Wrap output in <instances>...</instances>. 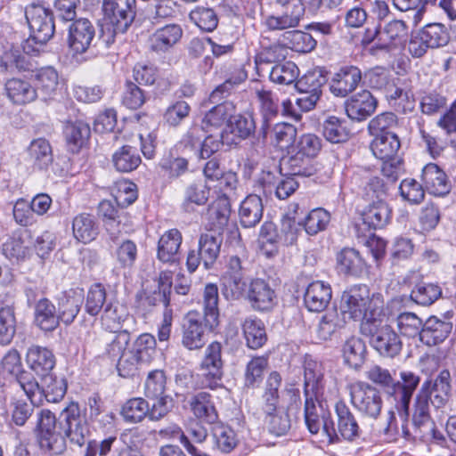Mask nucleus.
I'll use <instances>...</instances> for the list:
<instances>
[{
	"label": "nucleus",
	"instance_id": "obj_21",
	"mask_svg": "<svg viewBox=\"0 0 456 456\" xmlns=\"http://www.w3.org/2000/svg\"><path fill=\"white\" fill-rule=\"evenodd\" d=\"M332 297L330 284L322 281L310 283L304 295V304L308 311L320 313L326 309Z\"/></svg>",
	"mask_w": 456,
	"mask_h": 456
},
{
	"label": "nucleus",
	"instance_id": "obj_58",
	"mask_svg": "<svg viewBox=\"0 0 456 456\" xmlns=\"http://www.w3.org/2000/svg\"><path fill=\"white\" fill-rule=\"evenodd\" d=\"M149 412V403L143 398H132L122 407L121 414L126 421L140 422Z\"/></svg>",
	"mask_w": 456,
	"mask_h": 456
},
{
	"label": "nucleus",
	"instance_id": "obj_15",
	"mask_svg": "<svg viewBox=\"0 0 456 456\" xmlns=\"http://www.w3.org/2000/svg\"><path fill=\"white\" fill-rule=\"evenodd\" d=\"M362 79V71L358 67L343 66L330 79V91L337 97H346L357 88Z\"/></svg>",
	"mask_w": 456,
	"mask_h": 456
},
{
	"label": "nucleus",
	"instance_id": "obj_31",
	"mask_svg": "<svg viewBox=\"0 0 456 456\" xmlns=\"http://www.w3.org/2000/svg\"><path fill=\"white\" fill-rule=\"evenodd\" d=\"M73 237L81 243L94 240L99 234V226L94 216L87 213L77 215L72 221Z\"/></svg>",
	"mask_w": 456,
	"mask_h": 456
},
{
	"label": "nucleus",
	"instance_id": "obj_9",
	"mask_svg": "<svg viewBox=\"0 0 456 456\" xmlns=\"http://www.w3.org/2000/svg\"><path fill=\"white\" fill-rule=\"evenodd\" d=\"M104 19L113 27L112 34L125 33L134 22L137 4L136 0H107L102 6ZM114 35H111L113 38ZM109 45L113 42L110 37L105 39Z\"/></svg>",
	"mask_w": 456,
	"mask_h": 456
},
{
	"label": "nucleus",
	"instance_id": "obj_30",
	"mask_svg": "<svg viewBox=\"0 0 456 456\" xmlns=\"http://www.w3.org/2000/svg\"><path fill=\"white\" fill-rule=\"evenodd\" d=\"M264 206L262 199L256 194L247 196L240 203L239 217L240 224L245 228L255 227L262 219Z\"/></svg>",
	"mask_w": 456,
	"mask_h": 456
},
{
	"label": "nucleus",
	"instance_id": "obj_42",
	"mask_svg": "<svg viewBox=\"0 0 456 456\" xmlns=\"http://www.w3.org/2000/svg\"><path fill=\"white\" fill-rule=\"evenodd\" d=\"M208 219L211 229L221 231L227 225L231 206L227 197L223 196L216 199L208 209Z\"/></svg>",
	"mask_w": 456,
	"mask_h": 456
},
{
	"label": "nucleus",
	"instance_id": "obj_48",
	"mask_svg": "<svg viewBox=\"0 0 456 456\" xmlns=\"http://www.w3.org/2000/svg\"><path fill=\"white\" fill-rule=\"evenodd\" d=\"M442 296V289L434 283L419 282L411 292V299L418 305L428 306Z\"/></svg>",
	"mask_w": 456,
	"mask_h": 456
},
{
	"label": "nucleus",
	"instance_id": "obj_10",
	"mask_svg": "<svg viewBox=\"0 0 456 456\" xmlns=\"http://www.w3.org/2000/svg\"><path fill=\"white\" fill-rule=\"evenodd\" d=\"M246 267L238 256H229L222 276V293L228 300H239L246 293Z\"/></svg>",
	"mask_w": 456,
	"mask_h": 456
},
{
	"label": "nucleus",
	"instance_id": "obj_45",
	"mask_svg": "<svg viewBox=\"0 0 456 456\" xmlns=\"http://www.w3.org/2000/svg\"><path fill=\"white\" fill-rule=\"evenodd\" d=\"M247 346L253 350L261 348L267 341L264 322L259 319H246L242 324Z\"/></svg>",
	"mask_w": 456,
	"mask_h": 456
},
{
	"label": "nucleus",
	"instance_id": "obj_38",
	"mask_svg": "<svg viewBox=\"0 0 456 456\" xmlns=\"http://www.w3.org/2000/svg\"><path fill=\"white\" fill-rule=\"evenodd\" d=\"M28 153L34 168L46 170L53 163L52 147L45 138L33 140L28 148Z\"/></svg>",
	"mask_w": 456,
	"mask_h": 456
},
{
	"label": "nucleus",
	"instance_id": "obj_57",
	"mask_svg": "<svg viewBox=\"0 0 456 456\" xmlns=\"http://www.w3.org/2000/svg\"><path fill=\"white\" fill-rule=\"evenodd\" d=\"M430 48L444 46L450 40L446 27L441 23H430L419 30Z\"/></svg>",
	"mask_w": 456,
	"mask_h": 456
},
{
	"label": "nucleus",
	"instance_id": "obj_5",
	"mask_svg": "<svg viewBox=\"0 0 456 456\" xmlns=\"http://www.w3.org/2000/svg\"><path fill=\"white\" fill-rule=\"evenodd\" d=\"M384 314L373 322L361 323V332L370 338L372 347L382 356L393 358L402 350V341L391 326L384 323Z\"/></svg>",
	"mask_w": 456,
	"mask_h": 456
},
{
	"label": "nucleus",
	"instance_id": "obj_14",
	"mask_svg": "<svg viewBox=\"0 0 456 456\" xmlns=\"http://www.w3.org/2000/svg\"><path fill=\"white\" fill-rule=\"evenodd\" d=\"M95 27L88 20H74L69 28L68 45L74 53H84L91 46L95 37Z\"/></svg>",
	"mask_w": 456,
	"mask_h": 456
},
{
	"label": "nucleus",
	"instance_id": "obj_61",
	"mask_svg": "<svg viewBox=\"0 0 456 456\" xmlns=\"http://www.w3.org/2000/svg\"><path fill=\"white\" fill-rule=\"evenodd\" d=\"M263 118H274L279 113V100L270 90L265 88L256 90Z\"/></svg>",
	"mask_w": 456,
	"mask_h": 456
},
{
	"label": "nucleus",
	"instance_id": "obj_8",
	"mask_svg": "<svg viewBox=\"0 0 456 456\" xmlns=\"http://www.w3.org/2000/svg\"><path fill=\"white\" fill-rule=\"evenodd\" d=\"M25 17L30 30V39L39 45L46 44L54 35L53 12L41 4H30L25 8Z\"/></svg>",
	"mask_w": 456,
	"mask_h": 456
},
{
	"label": "nucleus",
	"instance_id": "obj_50",
	"mask_svg": "<svg viewBox=\"0 0 456 456\" xmlns=\"http://www.w3.org/2000/svg\"><path fill=\"white\" fill-rule=\"evenodd\" d=\"M330 221V213L324 208H318L310 211L298 225L303 226L307 234L315 235L325 230Z\"/></svg>",
	"mask_w": 456,
	"mask_h": 456
},
{
	"label": "nucleus",
	"instance_id": "obj_7",
	"mask_svg": "<svg viewBox=\"0 0 456 456\" xmlns=\"http://www.w3.org/2000/svg\"><path fill=\"white\" fill-rule=\"evenodd\" d=\"M350 402L354 408L363 417L377 419L383 408L380 392L370 384L357 381L348 386Z\"/></svg>",
	"mask_w": 456,
	"mask_h": 456
},
{
	"label": "nucleus",
	"instance_id": "obj_18",
	"mask_svg": "<svg viewBox=\"0 0 456 456\" xmlns=\"http://www.w3.org/2000/svg\"><path fill=\"white\" fill-rule=\"evenodd\" d=\"M450 371L448 370H443L434 381L426 380L422 384V386L428 385L426 393L435 408H443L448 403L452 391Z\"/></svg>",
	"mask_w": 456,
	"mask_h": 456
},
{
	"label": "nucleus",
	"instance_id": "obj_43",
	"mask_svg": "<svg viewBox=\"0 0 456 456\" xmlns=\"http://www.w3.org/2000/svg\"><path fill=\"white\" fill-rule=\"evenodd\" d=\"M90 134V126L81 120L69 122L64 128L66 141L73 152L77 151L86 144Z\"/></svg>",
	"mask_w": 456,
	"mask_h": 456
},
{
	"label": "nucleus",
	"instance_id": "obj_41",
	"mask_svg": "<svg viewBox=\"0 0 456 456\" xmlns=\"http://www.w3.org/2000/svg\"><path fill=\"white\" fill-rule=\"evenodd\" d=\"M142 159L136 148L124 145L118 148L112 155V163L115 169L121 173H128L136 169Z\"/></svg>",
	"mask_w": 456,
	"mask_h": 456
},
{
	"label": "nucleus",
	"instance_id": "obj_2",
	"mask_svg": "<svg viewBox=\"0 0 456 456\" xmlns=\"http://www.w3.org/2000/svg\"><path fill=\"white\" fill-rule=\"evenodd\" d=\"M204 323L200 313L189 312L183 322L182 343L189 350L203 347L207 330L218 325V288L216 284H207L203 293Z\"/></svg>",
	"mask_w": 456,
	"mask_h": 456
},
{
	"label": "nucleus",
	"instance_id": "obj_19",
	"mask_svg": "<svg viewBox=\"0 0 456 456\" xmlns=\"http://www.w3.org/2000/svg\"><path fill=\"white\" fill-rule=\"evenodd\" d=\"M421 181L425 189L436 196H444L452 188L445 172L435 163H428L422 168Z\"/></svg>",
	"mask_w": 456,
	"mask_h": 456
},
{
	"label": "nucleus",
	"instance_id": "obj_52",
	"mask_svg": "<svg viewBox=\"0 0 456 456\" xmlns=\"http://www.w3.org/2000/svg\"><path fill=\"white\" fill-rule=\"evenodd\" d=\"M190 20L201 30L211 32L218 25V16L214 9L205 6H197L191 11Z\"/></svg>",
	"mask_w": 456,
	"mask_h": 456
},
{
	"label": "nucleus",
	"instance_id": "obj_47",
	"mask_svg": "<svg viewBox=\"0 0 456 456\" xmlns=\"http://www.w3.org/2000/svg\"><path fill=\"white\" fill-rule=\"evenodd\" d=\"M346 321L340 317L337 311H330L323 314L318 323L316 333L320 339L328 340L338 330L342 329Z\"/></svg>",
	"mask_w": 456,
	"mask_h": 456
},
{
	"label": "nucleus",
	"instance_id": "obj_56",
	"mask_svg": "<svg viewBox=\"0 0 456 456\" xmlns=\"http://www.w3.org/2000/svg\"><path fill=\"white\" fill-rule=\"evenodd\" d=\"M322 134L327 141L332 143L344 142L348 139L349 133L344 121L337 117H329L322 125Z\"/></svg>",
	"mask_w": 456,
	"mask_h": 456
},
{
	"label": "nucleus",
	"instance_id": "obj_63",
	"mask_svg": "<svg viewBox=\"0 0 456 456\" xmlns=\"http://www.w3.org/2000/svg\"><path fill=\"white\" fill-rule=\"evenodd\" d=\"M229 126L240 139H247L256 131V122L249 113L233 114Z\"/></svg>",
	"mask_w": 456,
	"mask_h": 456
},
{
	"label": "nucleus",
	"instance_id": "obj_59",
	"mask_svg": "<svg viewBox=\"0 0 456 456\" xmlns=\"http://www.w3.org/2000/svg\"><path fill=\"white\" fill-rule=\"evenodd\" d=\"M396 324L403 336L409 338L419 336L420 338L424 322L415 314L405 312L397 316Z\"/></svg>",
	"mask_w": 456,
	"mask_h": 456
},
{
	"label": "nucleus",
	"instance_id": "obj_6",
	"mask_svg": "<svg viewBox=\"0 0 456 456\" xmlns=\"http://www.w3.org/2000/svg\"><path fill=\"white\" fill-rule=\"evenodd\" d=\"M335 412L337 428L332 419L324 422V434L328 438V443L338 444L342 439L352 442L359 438L362 429L348 406L339 401L335 405Z\"/></svg>",
	"mask_w": 456,
	"mask_h": 456
},
{
	"label": "nucleus",
	"instance_id": "obj_11",
	"mask_svg": "<svg viewBox=\"0 0 456 456\" xmlns=\"http://www.w3.org/2000/svg\"><path fill=\"white\" fill-rule=\"evenodd\" d=\"M276 4L285 7L281 15L262 14L263 25L270 31L285 30L299 26L305 12L302 0H276Z\"/></svg>",
	"mask_w": 456,
	"mask_h": 456
},
{
	"label": "nucleus",
	"instance_id": "obj_27",
	"mask_svg": "<svg viewBox=\"0 0 456 456\" xmlns=\"http://www.w3.org/2000/svg\"><path fill=\"white\" fill-rule=\"evenodd\" d=\"M234 113H236V107L233 102L225 101L216 104L206 112L201 124L206 128V132L219 129L225 124L230 125Z\"/></svg>",
	"mask_w": 456,
	"mask_h": 456
},
{
	"label": "nucleus",
	"instance_id": "obj_20",
	"mask_svg": "<svg viewBox=\"0 0 456 456\" xmlns=\"http://www.w3.org/2000/svg\"><path fill=\"white\" fill-rule=\"evenodd\" d=\"M183 236L179 230L170 229L164 232L159 240L157 258L164 264L179 263V248Z\"/></svg>",
	"mask_w": 456,
	"mask_h": 456
},
{
	"label": "nucleus",
	"instance_id": "obj_62",
	"mask_svg": "<svg viewBox=\"0 0 456 456\" xmlns=\"http://www.w3.org/2000/svg\"><path fill=\"white\" fill-rule=\"evenodd\" d=\"M45 385L42 387V395L49 403L60 402L67 392V383L64 379H56L48 375L44 377Z\"/></svg>",
	"mask_w": 456,
	"mask_h": 456
},
{
	"label": "nucleus",
	"instance_id": "obj_32",
	"mask_svg": "<svg viewBox=\"0 0 456 456\" xmlns=\"http://www.w3.org/2000/svg\"><path fill=\"white\" fill-rule=\"evenodd\" d=\"M391 218V209L385 200H373L362 212L363 224L371 229L385 227Z\"/></svg>",
	"mask_w": 456,
	"mask_h": 456
},
{
	"label": "nucleus",
	"instance_id": "obj_35",
	"mask_svg": "<svg viewBox=\"0 0 456 456\" xmlns=\"http://www.w3.org/2000/svg\"><path fill=\"white\" fill-rule=\"evenodd\" d=\"M191 409L199 419L212 424L218 419V414L212 395L207 392H199L190 401Z\"/></svg>",
	"mask_w": 456,
	"mask_h": 456
},
{
	"label": "nucleus",
	"instance_id": "obj_13",
	"mask_svg": "<svg viewBox=\"0 0 456 456\" xmlns=\"http://www.w3.org/2000/svg\"><path fill=\"white\" fill-rule=\"evenodd\" d=\"M402 382L395 381L392 397L395 401V408L404 421H408L409 406L414 391L419 384L420 378L411 371L400 373Z\"/></svg>",
	"mask_w": 456,
	"mask_h": 456
},
{
	"label": "nucleus",
	"instance_id": "obj_4",
	"mask_svg": "<svg viewBox=\"0 0 456 456\" xmlns=\"http://www.w3.org/2000/svg\"><path fill=\"white\" fill-rule=\"evenodd\" d=\"M305 422L312 434H317L321 428L324 431V422L331 420L324 415L321 406L315 402L323 394V373L321 365L316 362H306L305 364Z\"/></svg>",
	"mask_w": 456,
	"mask_h": 456
},
{
	"label": "nucleus",
	"instance_id": "obj_25",
	"mask_svg": "<svg viewBox=\"0 0 456 456\" xmlns=\"http://www.w3.org/2000/svg\"><path fill=\"white\" fill-rule=\"evenodd\" d=\"M34 324L46 332L53 331L59 327L60 321L57 307L50 299L43 297L36 303Z\"/></svg>",
	"mask_w": 456,
	"mask_h": 456
},
{
	"label": "nucleus",
	"instance_id": "obj_44",
	"mask_svg": "<svg viewBox=\"0 0 456 456\" xmlns=\"http://www.w3.org/2000/svg\"><path fill=\"white\" fill-rule=\"evenodd\" d=\"M284 45L297 53H310L316 46V40L309 33L301 30H287L281 35Z\"/></svg>",
	"mask_w": 456,
	"mask_h": 456
},
{
	"label": "nucleus",
	"instance_id": "obj_26",
	"mask_svg": "<svg viewBox=\"0 0 456 456\" xmlns=\"http://www.w3.org/2000/svg\"><path fill=\"white\" fill-rule=\"evenodd\" d=\"M452 323L430 316L423 324L420 341L427 346H436L444 342L452 332Z\"/></svg>",
	"mask_w": 456,
	"mask_h": 456
},
{
	"label": "nucleus",
	"instance_id": "obj_40",
	"mask_svg": "<svg viewBox=\"0 0 456 456\" xmlns=\"http://www.w3.org/2000/svg\"><path fill=\"white\" fill-rule=\"evenodd\" d=\"M366 353L364 341L354 336L346 339L342 347V355L345 363L354 369H358L363 364Z\"/></svg>",
	"mask_w": 456,
	"mask_h": 456
},
{
	"label": "nucleus",
	"instance_id": "obj_16",
	"mask_svg": "<svg viewBox=\"0 0 456 456\" xmlns=\"http://www.w3.org/2000/svg\"><path fill=\"white\" fill-rule=\"evenodd\" d=\"M248 299L251 307L256 311H268L275 304V292L269 283L263 279H253L247 284L246 293L243 296Z\"/></svg>",
	"mask_w": 456,
	"mask_h": 456
},
{
	"label": "nucleus",
	"instance_id": "obj_3",
	"mask_svg": "<svg viewBox=\"0 0 456 456\" xmlns=\"http://www.w3.org/2000/svg\"><path fill=\"white\" fill-rule=\"evenodd\" d=\"M339 308L346 321L362 323L383 314V301L379 294H370L366 285H355L343 292Z\"/></svg>",
	"mask_w": 456,
	"mask_h": 456
},
{
	"label": "nucleus",
	"instance_id": "obj_55",
	"mask_svg": "<svg viewBox=\"0 0 456 456\" xmlns=\"http://www.w3.org/2000/svg\"><path fill=\"white\" fill-rule=\"evenodd\" d=\"M126 314L118 304L108 302L101 317V323L105 330L110 332L118 331L121 329Z\"/></svg>",
	"mask_w": 456,
	"mask_h": 456
},
{
	"label": "nucleus",
	"instance_id": "obj_53",
	"mask_svg": "<svg viewBox=\"0 0 456 456\" xmlns=\"http://www.w3.org/2000/svg\"><path fill=\"white\" fill-rule=\"evenodd\" d=\"M106 289L101 283L93 284L86 295V312L91 316H96L108 303Z\"/></svg>",
	"mask_w": 456,
	"mask_h": 456
},
{
	"label": "nucleus",
	"instance_id": "obj_34",
	"mask_svg": "<svg viewBox=\"0 0 456 456\" xmlns=\"http://www.w3.org/2000/svg\"><path fill=\"white\" fill-rule=\"evenodd\" d=\"M408 35V26L401 20L387 22L379 34V48L386 49L402 45Z\"/></svg>",
	"mask_w": 456,
	"mask_h": 456
},
{
	"label": "nucleus",
	"instance_id": "obj_17",
	"mask_svg": "<svg viewBox=\"0 0 456 456\" xmlns=\"http://www.w3.org/2000/svg\"><path fill=\"white\" fill-rule=\"evenodd\" d=\"M377 104L378 102L371 93L362 90L346 101L345 110L350 119L362 121L376 110Z\"/></svg>",
	"mask_w": 456,
	"mask_h": 456
},
{
	"label": "nucleus",
	"instance_id": "obj_51",
	"mask_svg": "<svg viewBox=\"0 0 456 456\" xmlns=\"http://www.w3.org/2000/svg\"><path fill=\"white\" fill-rule=\"evenodd\" d=\"M299 76V69L293 61L277 63L269 72L270 80L280 85H291Z\"/></svg>",
	"mask_w": 456,
	"mask_h": 456
},
{
	"label": "nucleus",
	"instance_id": "obj_33",
	"mask_svg": "<svg viewBox=\"0 0 456 456\" xmlns=\"http://www.w3.org/2000/svg\"><path fill=\"white\" fill-rule=\"evenodd\" d=\"M35 80L37 96L40 95L42 100L53 99L56 95L59 86V75L55 69L53 67L41 68L37 71Z\"/></svg>",
	"mask_w": 456,
	"mask_h": 456
},
{
	"label": "nucleus",
	"instance_id": "obj_64",
	"mask_svg": "<svg viewBox=\"0 0 456 456\" xmlns=\"http://www.w3.org/2000/svg\"><path fill=\"white\" fill-rule=\"evenodd\" d=\"M99 212L107 220L105 222L106 230L110 239L115 241L118 239V234L121 232V230L118 228L120 220H117V218H119L118 210L110 201L103 200L99 205Z\"/></svg>",
	"mask_w": 456,
	"mask_h": 456
},
{
	"label": "nucleus",
	"instance_id": "obj_46",
	"mask_svg": "<svg viewBox=\"0 0 456 456\" xmlns=\"http://www.w3.org/2000/svg\"><path fill=\"white\" fill-rule=\"evenodd\" d=\"M17 320L12 305L0 304V344H11L16 334Z\"/></svg>",
	"mask_w": 456,
	"mask_h": 456
},
{
	"label": "nucleus",
	"instance_id": "obj_1",
	"mask_svg": "<svg viewBox=\"0 0 456 456\" xmlns=\"http://www.w3.org/2000/svg\"><path fill=\"white\" fill-rule=\"evenodd\" d=\"M59 429L38 436L40 449L50 456L61 455L66 450V437L73 444H86L89 429L77 403L70 402L60 413Z\"/></svg>",
	"mask_w": 456,
	"mask_h": 456
},
{
	"label": "nucleus",
	"instance_id": "obj_54",
	"mask_svg": "<svg viewBox=\"0 0 456 456\" xmlns=\"http://www.w3.org/2000/svg\"><path fill=\"white\" fill-rule=\"evenodd\" d=\"M326 77L321 69L308 71L301 78L297 79L296 88L298 92L322 94V87L326 83Z\"/></svg>",
	"mask_w": 456,
	"mask_h": 456
},
{
	"label": "nucleus",
	"instance_id": "obj_29",
	"mask_svg": "<svg viewBox=\"0 0 456 456\" xmlns=\"http://www.w3.org/2000/svg\"><path fill=\"white\" fill-rule=\"evenodd\" d=\"M27 362L33 371L44 378L53 369L55 357L46 347L34 346L28 350Z\"/></svg>",
	"mask_w": 456,
	"mask_h": 456
},
{
	"label": "nucleus",
	"instance_id": "obj_28",
	"mask_svg": "<svg viewBox=\"0 0 456 456\" xmlns=\"http://www.w3.org/2000/svg\"><path fill=\"white\" fill-rule=\"evenodd\" d=\"M4 88L8 99L14 104H27L37 98V89L25 79H8L5 82Z\"/></svg>",
	"mask_w": 456,
	"mask_h": 456
},
{
	"label": "nucleus",
	"instance_id": "obj_22",
	"mask_svg": "<svg viewBox=\"0 0 456 456\" xmlns=\"http://www.w3.org/2000/svg\"><path fill=\"white\" fill-rule=\"evenodd\" d=\"M338 272L354 277H361L367 273V264L360 252L353 248H345L337 255Z\"/></svg>",
	"mask_w": 456,
	"mask_h": 456
},
{
	"label": "nucleus",
	"instance_id": "obj_23",
	"mask_svg": "<svg viewBox=\"0 0 456 456\" xmlns=\"http://www.w3.org/2000/svg\"><path fill=\"white\" fill-rule=\"evenodd\" d=\"M183 37L178 24H167L154 31L150 37L151 49L156 53H166L175 45Z\"/></svg>",
	"mask_w": 456,
	"mask_h": 456
},
{
	"label": "nucleus",
	"instance_id": "obj_36",
	"mask_svg": "<svg viewBox=\"0 0 456 456\" xmlns=\"http://www.w3.org/2000/svg\"><path fill=\"white\" fill-rule=\"evenodd\" d=\"M83 303V296L76 291L63 294L58 298V316L60 322L71 324L78 314Z\"/></svg>",
	"mask_w": 456,
	"mask_h": 456
},
{
	"label": "nucleus",
	"instance_id": "obj_60",
	"mask_svg": "<svg viewBox=\"0 0 456 456\" xmlns=\"http://www.w3.org/2000/svg\"><path fill=\"white\" fill-rule=\"evenodd\" d=\"M167 378L163 370H154L149 372L145 384L144 394L148 398L165 396Z\"/></svg>",
	"mask_w": 456,
	"mask_h": 456
},
{
	"label": "nucleus",
	"instance_id": "obj_49",
	"mask_svg": "<svg viewBox=\"0 0 456 456\" xmlns=\"http://www.w3.org/2000/svg\"><path fill=\"white\" fill-rule=\"evenodd\" d=\"M247 72L240 68H234L231 75L225 78L224 82L213 90L209 100L212 103H216L223 98L227 97L235 86H238L247 79Z\"/></svg>",
	"mask_w": 456,
	"mask_h": 456
},
{
	"label": "nucleus",
	"instance_id": "obj_24",
	"mask_svg": "<svg viewBox=\"0 0 456 456\" xmlns=\"http://www.w3.org/2000/svg\"><path fill=\"white\" fill-rule=\"evenodd\" d=\"M281 171H286L291 176L309 177L315 174L316 168L313 165V159L300 154L294 148L289 154L283 157L280 163Z\"/></svg>",
	"mask_w": 456,
	"mask_h": 456
},
{
	"label": "nucleus",
	"instance_id": "obj_12",
	"mask_svg": "<svg viewBox=\"0 0 456 456\" xmlns=\"http://www.w3.org/2000/svg\"><path fill=\"white\" fill-rule=\"evenodd\" d=\"M223 366L222 346L218 342H213L206 348L205 356L200 364L202 385L210 389L222 387Z\"/></svg>",
	"mask_w": 456,
	"mask_h": 456
},
{
	"label": "nucleus",
	"instance_id": "obj_37",
	"mask_svg": "<svg viewBox=\"0 0 456 456\" xmlns=\"http://www.w3.org/2000/svg\"><path fill=\"white\" fill-rule=\"evenodd\" d=\"M401 146L399 138L395 133H385L375 136L370 144L373 155L381 160L392 159Z\"/></svg>",
	"mask_w": 456,
	"mask_h": 456
},
{
	"label": "nucleus",
	"instance_id": "obj_39",
	"mask_svg": "<svg viewBox=\"0 0 456 456\" xmlns=\"http://www.w3.org/2000/svg\"><path fill=\"white\" fill-rule=\"evenodd\" d=\"M221 245L222 239L219 235L208 232L200 235L198 242V250L203 258L205 270H209L213 267L219 256Z\"/></svg>",
	"mask_w": 456,
	"mask_h": 456
}]
</instances>
